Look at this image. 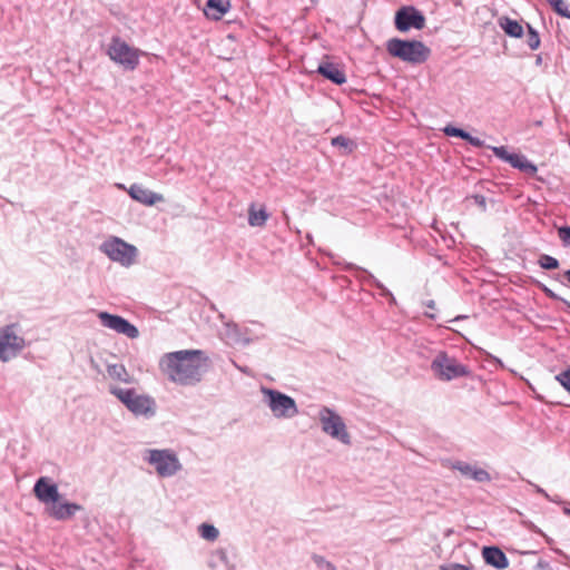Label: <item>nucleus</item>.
<instances>
[{
  "label": "nucleus",
  "mask_w": 570,
  "mask_h": 570,
  "mask_svg": "<svg viewBox=\"0 0 570 570\" xmlns=\"http://www.w3.org/2000/svg\"><path fill=\"white\" fill-rule=\"evenodd\" d=\"M312 560L316 564L318 569H325V570H337L336 566L332 563L331 561L326 560L323 556L313 553Z\"/></svg>",
  "instance_id": "30"
},
{
  "label": "nucleus",
  "mask_w": 570,
  "mask_h": 570,
  "mask_svg": "<svg viewBox=\"0 0 570 570\" xmlns=\"http://www.w3.org/2000/svg\"><path fill=\"white\" fill-rule=\"evenodd\" d=\"M230 3L226 0H207L204 13L207 18L219 20L229 10Z\"/></svg>",
  "instance_id": "20"
},
{
  "label": "nucleus",
  "mask_w": 570,
  "mask_h": 570,
  "mask_svg": "<svg viewBox=\"0 0 570 570\" xmlns=\"http://www.w3.org/2000/svg\"><path fill=\"white\" fill-rule=\"evenodd\" d=\"M268 219V213L265 208H261L258 210L255 209V206L252 205L248 209V224L253 227H261L266 224Z\"/></svg>",
  "instance_id": "24"
},
{
  "label": "nucleus",
  "mask_w": 570,
  "mask_h": 570,
  "mask_svg": "<svg viewBox=\"0 0 570 570\" xmlns=\"http://www.w3.org/2000/svg\"><path fill=\"white\" fill-rule=\"evenodd\" d=\"M424 14L413 6L401 7L394 17L395 28L401 32H407L410 29L421 30L425 27Z\"/></svg>",
  "instance_id": "11"
},
{
  "label": "nucleus",
  "mask_w": 570,
  "mask_h": 570,
  "mask_svg": "<svg viewBox=\"0 0 570 570\" xmlns=\"http://www.w3.org/2000/svg\"><path fill=\"white\" fill-rule=\"evenodd\" d=\"M499 26L510 37L520 38L523 36V27L517 20L510 19L508 17H502L499 19Z\"/></svg>",
  "instance_id": "22"
},
{
  "label": "nucleus",
  "mask_w": 570,
  "mask_h": 570,
  "mask_svg": "<svg viewBox=\"0 0 570 570\" xmlns=\"http://www.w3.org/2000/svg\"><path fill=\"white\" fill-rule=\"evenodd\" d=\"M431 370L439 380L445 382L471 375L469 366L460 363L455 357L449 356L445 352L436 354L431 362Z\"/></svg>",
  "instance_id": "5"
},
{
  "label": "nucleus",
  "mask_w": 570,
  "mask_h": 570,
  "mask_svg": "<svg viewBox=\"0 0 570 570\" xmlns=\"http://www.w3.org/2000/svg\"><path fill=\"white\" fill-rule=\"evenodd\" d=\"M493 154L503 161L510 163L513 154L509 153L504 146L491 147Z\"/></svg>",
  "instance_id": "33"
},
{
  "label": "nucleus",
  "mask_w": 570,
  "mask_h": 570,
  "mask_svg": "<svg viewBox=\"0 0 570 570\" xmlns=\"http://www.w3.org/2000/svg\"><path fill=\"white\" fill-rule=\"evenodd\" d=\"M443 132L449 136V137H459L463 140H465L466 136H468V131L461 129V128H458V127H454V126H446L444 129H443Z\"/></svg>",
  "instance_id": "32"
},
{
  "label": "nucleus",
  "mask_w": 570,
  "mask_h": 570,
  "mask_svg": "<svg viewBox=\"0 0 570 570\" xmlns=\"http://www.w3.org/2000/svg\"><path fill=\"white\" fill-rule=\"evenodd\" d=\"M451 469L459 471L462 475L470 478L476 482H490L489 472L482 468L471 465L464 461H454L450 465Z\"/></svg>",
  "instance_id": "15"
},
{
  "label": "nucleus",
  "mask_w": 570,
  "mask_h": 570,
  "mask_svg": "<svg viewBox=\"0 0 570 570\" xmlns=\"http://www.w3.org/2000/svg\"><path fill=\"white\" fill-rule=\"evenodd\" d=\"M265 403L277 419H292L298 414V407L295 400L277 390L263 387Z\"/></svg>",
  "instance_id": "6"
},
{
  "label": "nucleus",
  "mask_w": 570,
  "mask_h": 570,
  "mask_svg": "<svg viewBox=\"0 0 570 570\" xmlns=\"http://www.w3.org/2000/svg\"><path fill=\"white\" fill-rule=\"evenodd\" d=\"M464 316H456L455 321L463 318Z\"/></svg>",
  "instance_id": "48"
},
{
  "label": "nucleus",
  "mask_w": 570,
  "mask_h": 570,
  "mask_svg": "<svg viewBox=\"0 0 570 570\" xmlns=\"http://www.w3.org/2000/svg\"><path fill=\"white\" fill-rule=\"evenodd\" d=\"M556 380L570 394V367L557 374Z\"/></svg>",
  "instance_id": "31"
},
{
  "label": "nucleus",
  "mask_w": 570,
  "mask_h": 570,
  "mask_svg": "<svg viewBox=\"0 0 570 570\" xmlns=\"http://www.w3.org/2000/svg\"><path fill=\"white\" fill-rule=\"evenodd\" d=\"M549 4L553 8L556 4H559L560 0H547Z\"/></svg>",
  "instance_id": "44"
},
{
  "label": "nucleus",
  "mask_w": 570,
  "mask_h": 570,
  "mask_svg": "<svg viewBox=\"0 0 570 570\" xmlns=\"http://www.w3.org/2000/svg\"><path fill=\"white\" fill-rule=\"evenodd\" d=\"M482 556L487 564L492 566L495 569L502 570L508 568L509 560L505 553L498 547H484Z\"/></svg>",
  "instance_id": "17"
},
{
  "label": "nucleus",
  "mask_w": 570,
  "mask_h": 570,
  "mask_svg": "<svg viewBox=\"0 0 570 570\" xmlns=\"http://www.w3.org/2000/svg\"><path fill=\"white\" fill-rule=\"evenodd\" d=\"M493 154L503 161L510 163L513 154L509 153L504 146L491 147Z\"/></svg>",
  "instance_id": "34"
},
{
  "label": "nucleus",
  "mask_w": 570,
  "mask_h": 570,
  "mask_svg": "<svg viewBox=\"0 0 570 570\" xmlns=\"http://www.w3.org/2000/svg\"><path fill=\"white\" fill-rule=\"evenodd\" d=\"M108 56L112 61L128 70H134L139 65V50L130 47L119 37L111 38Z\"/></svg>",
  "instance_id": "8"
},
{
  "label": "nucleus",
  "mask_w": 570,
  "mask_h": 570,
  "mask_svg": "<svg viewBox=\"0 0 570 570\" xmlns=\"http://www.w3.org/2000/svg\"><path fill=\"white\" fill-rule=\"evenodd\" d=\"M475 203L481 206L483 209H485V206H487V202H485V197L482 196V195H474L473 196Z\"/></svg>",
  "instance_id": "40"
},
{
  "label": "nucleus",
  "mask_w": 570,
  "mask_h": 570,
  "mask_svg": "<svg viewBox=\"0 0 570 570\" xmlns=\"http://www.w3.org/2000/svg\"><path fill=\"white\" fill-rule=\"evenodd\" d=\"M213 560L209 562L212 568L217 566V562L223 563L226 570H235V564L230 562L228 558L227 550L224 548H219L215 550L212 554Z\"/></svg>",
  "instance_id": "25"
},
{
  "label": "nucleus",
  "mask_w": 570,
  "mask_h": 570,
  "mask_svg": "<svg viewBox=\"0 0 570 570\" xmlns=\"http://www.w3.org/2000/svg\"><path fill=\"white\" fill-rule=\"evenodd\" d=\"M553 10L558 14L570 19V10H569L568 6L566 4V2L563 0H560L559 4H556L553 7Z\"/></svg>",
  "instance_id": "37"
},
{
  "label": "nucleus",
  "mask_w": 570,
  "mask_h": 570,
  "mask_svg": "<svg viewBox=\"0 0 570 570\" xmlns=\"http://www.w3.org/2000/svg\"><path fill=\"white\" fill-rule=\"evenodd\" d=\"M564 513L570 515V509H564Z\"/></svg>",
  "instance_id": "47"
},
{
  "label": "nucleus",
  "mask_w": 570,
  "mask_h": 570,
  "mask_svg": "<svg viewBox=\"0 0 570 570\" xmlns=\"http://www.w3.org/2000/svg\"><path fill=\"white\" fill-rule=\"evenodd\" d=\"M199 533L203 539L208 541H215L219 535L218 529L215 525L208 523H203L199 525Z\"/></svg>",
  "instance_id": "27"
},
{
  "label": "nucleus",
  "mask_w": 570,
  "mask_h": 570,
  "mask_svg": "<svg viewBox=\"0 0 570 570\" xmlns=\"http://www.w3.org/2000/svg\"><path fill=\"white\" fill-rule=\"evenodd\" d=\"M331 258L333 259L334 264L341 265L343 271H346V272L357 271V272L363 273V276L361 278L363 282H366L368 285L375 286L376 288H379L381 291L382 296L389 297L390 301L393 303L395 302V297L393 296V294L374 275H372L367 271L358 267L357 265H355L353 263H346V262H342L341 259H335L333 255H331Z\"/></svg>",
  "instance_id": "13"
},
{
  "label": "nucleus",
  "mask_w": 570,
  "mask_h": 570,
  "mask_svg": "<svg viewBox=\"0 0 570 570\" xmlns=\"http://www.w3.org/2000/svg\"><path fill=\"white\" fill-rule=\"evenodd\" d=\"M37 499L42 503H57L60 494L57 484L51 483L47 476L37 480L33 487Z\"/></svg>",
  "instance_id": "14"
},
{
  "label": "nucleus",
  "mask_w": 570,
  "mask_h": 570,
  "mask_svg": "<svg viewBox=\"0 0 570 570\" xmlns=\"http://www.w3.org/2000/svg\"><path fill=\"white\" fill-rule=\"evenodd\" d=\"M538 263L543 269H556L559 267V261L547 254L541 255Z\"/></svg>",
  "instance_id": "29"
},
{
  "label": "nucleus",
  "mask_w": 570,
  "mask_h": 570,
  "mask_svg": "<svg viewBox=\"0 0 570 570\" xmlns=\"http://www.w3.org/2000/svg\"><path fill=\"white\" fill-rule=\"evenodd\" d=\"M108 390L135 416L146 419L155 416L157 405L155 399L150 395L139 394L135 389H121L116 385H109Z\"/></svg>",
  "instance_id": "2"
},
{
  "label": "nucleus",
  "mask_w": 570,
  "mask_h": 570,
  "mask_svg": "<svg viewBox=\"0 0 570 570\" xmlns=\"http://www.w3.org/2000/svg\"><path fill=\"white\" fill-rule=\"evenodd\" d=\"M82 507L78 503L62 502L55 503L49 509V514L56 520L62 521L72 518L77 512L81 511Z\"/></svg>",
  "instance_id": "18"
},
{
  "label": "nucleus",
  "mask_w": 570,
  "mask_h": 570,
  "mask_svg": "<svg viewBox=\"0 0 570 570\" xmlns=\"http://www.w3.org/2000/svg\"><path fill=\"white\" fill-rule=\"evenodd\" d=\"M549 4L553 8L556 4H559L560 0H547Z\"/></svg>",
  "instance_id": "43"
},
{
  "label": "nucleus",
  "mask_w": 570,
  "mask_h": 570,
  "mask_svg": "<svg viewBox=\"0 0 570 570\" xmlns=\"http://www.w3.org/2000/svg\"><path fill=\"white\" fill-rule=\"evenodd\" d=\"M440 570H471V568L461 563H450L440 566Z\"/></svg>",
  "instance_id": "38"
},
{
  "label": "nucleus",
  "mask_w": 570,
  "mask_h": 570,
  "mask_svg": "<svg viewBox=\"0 0 570 570\" xmlns=\"http://www.w3.org/2000/svg\"><path fill=\"white\" fill-rule=\"evenodd\" d=\"M332 145L341 148L343 155H348L356 148V144L352 139L342 135L334 137Z\"/></svg>",
  "instance_id": "26"
},
{
  "label": "nucleus",
  "mask_w": 570,
  "mask_h": 570,
  "mask_svg": "<svg viewBox=\"0 0 570 570\" xmlns=\"http://www.w3.org/2000/svg\"><path fill=\"white\" fill-rule=\"evenodd\" d=\"M161 372L176 384L194 386L208 370V357L202 350H181L166 353L159 362Z\"/></svg>",
  "instance_id": "1"
},
{
  "label": "nucleus",
  "mask_w": 570,
  "mask_h": 570,
  "mask_svg": "<svg viewBox=\"0 0 570 570\" xmlns=\"http://www.w3.org/2000/svg\"><path fill=\"white\" fill-rule=\"evenodd\" d=\"M318 420L324 433L338 440L343 444H351V436L346 430L343 419L331 407L322 406L318 412Z\"/></svg>",
  "instance_id": "7"
},
{
  "label": "nucleus",
  "mask_w": 570,
  "mask_h": 570,
  "mask_svg": "<svg viewBox=\"0 0 570 570\" xmlns=\"http://www.w3.org/2000/svg\"><path fill=\"white\" fill-rule=\"evenodd\" d=\"M564 276L568 279V282L570 283V269L564 272Z\"/></svg>",
  "instance_id": "45"
},
{
  "label": "nucleus",
  "mask_w": 570,
  "mask_h": 570,
  "mask_svg": "<svg viewBox=\"0 0 570 570\" xmlns=\"http://www.w3.org/2000/svg\"><path fill=\"white\" fill-rule=\"evenodd\" d=\"M24 346V338L16 333V324L0 327V360L2 362L16 357Z\"/></svg>",
  "instance_id": "9"
},
{
  "label": "nucleus",
  "mask_w": 570,
  "mask_h": 570,
  "mask_svg": "<svg viewBox=\"0 0 570 570\" xmlns=\"http://www.w3.org/2000/svg\"><path fill=\"white\" fill-rule=\"evenodd\" d=\"M558 236L562 242L563 246H570V227L562 226L558 229Z\"/></svg>",
  "instance_id": "35"
},
{
  "label": "nucleus",
  "mask_w": 570,
  "mask_h": 570,
  "mask_svg": "<svg viewBox=\"0 0 570 570\" xmlns=\"http://www.w3.org/2000/svg\"><path fill=\"white\" fill-rule=\"evenodd\" d=\"M465 141H468L470 145H472L473 147H478V148H481L484 146V142L483 140H481L480 138L478 137H474L472 136L470 132H468V136L465 138Z\"/></svg>",
  "instance_id": "39"
},
{
  "label": "nucleus",
  "mask_w": 570,
  "mask_h": 570,
  "mask_svg": "<svg viewBox=\"0 0 570 570\" xmlns=\"http://www.w3.org/2000/svg\"><path fill=\"white\" fill-rule=\"evenodd\" d=\"M535 491H537V493L543 495L547 500L557 502V500L552 499L542 488L535 487Z\"/></svg>",
  "instance_id": "41"
},
{
  "label": "nucleus",
  "mask_w": 570,
  "mask_h": 570,
  "mask_svg": "<svg viewBox=\"0 0 570 570\" xmlns=\"http://www.w3.org/2000/svg\"><path fill=\"white\" fill-rule=\"evenodd\" d=\"M494 361H495L498 364H500V366H503V364H502V362L500 361V358H497V357H495V358H494Z\"/></svg>",
  "instance_id": "46"
},
{
  "label": "nucleus",
  "mask_w": 570,
  "mask_h": 570,
  "mask_svg": "<svg viewBox=\"0 0 570 570\" xmlns=\"http://www.w3.org/2000/svg\"><path fill=\"white\" fill-rule=\"evenodd\" d=\"M386 51L390 56L412 65L425 62L431 50L420 40H403L391 38L386 41Z\"/></svg>",
  "instance_id": "3"
},
{
  "label": "nucleus",
  "mask_w": 570,
  "mask_h": 570,
  "mask_svg": "<svg viewBox=\"0 0 570 570\" xmlns=\"http://www.w3.org/2000/svg\"><path fill=\"white\" fill-rule=\"evenodd\" d=\"M128 194L132 199L146 206H153L157 203L164 202V196L161 194L154 193L138 184H132Z\"/></svg>",
  "instance_id": "16"
},
{
  "label": "nucleus",
  "mask_w": 570,
  "mask_h": 570,
  "mask_svg": "<svg viewBox=\"0 0 570 570\" xmlns=\"http://www.w3.org/2000/svg\"><path fill=\"white\" fill-rule=\"evenodd\" d=\"M426 306H428L429 308L433 309V308H435V302H434V301H429V302L426 303Z\"/></svg>",
  "instance_id": "42"
},
{
  "label": "nucleus",
  "mask_w": 570,
  "mask_h": 570,
  "mask_svg": "<svg viewBox=\"0 0 570 570\" xmlns=\"http://www.w3.org/2000/svg\"><path fill=\"white\" fill-rule=\"evenodd\" d=\"M528 33H527V45L531 50H535L540 46V37L535 29H533L530 24H527Z\"/></svg>",
  "instance_id": "28"
},
{
  "label": "nucleus",
  "mask_w": 570,
  "mask_h": 570,
  "mask_svg": "<svg viewBox=\"0 0 570 570\" xmlns=\"http://www.w3.org/2000/svg\"><path fill=\"white\" fill-rule=\"evenodd\" d=\"M100 250L111 261L118 262L125 266L131 265L137 255V248L135 246L127 244L118 237L104 242L100 245Z\"/></svg>",
  "instance_id": "10"
},
{
  "label": "nucleus",
  "mask_w": 570,
  "mask_h": 570,
  "mask_svg": "<svg viewBox=\"0 0 570 570\" xmlns=\"http://www.w3.org/2000/svg\"><path fill=\"white\" fill-rule=\"evenodd\" d=\"M317 72L335 85H343L346 81L344 71L335 63L323 62L318 66Z\"/></svg>",
  "instance_id": "19"
},
{
  "label": "nucleus",
  "mask_w": 570,
  "mask_h": 570,
  "mask_svg": "<svg viewBox=\"0 0 570 570\" xmlns=\"http://www.w3.org/2000/svg\"><path fill=\"white\" fill-rule=\"evenodd\" d=\"M509 164L513 168H517L528 175H534L538 170L533 163L529 161L525 156L520 154H513Z\"/></svg>",
  "instance_id": "23"
},
{
  "label": "nucleus",
  "mask_w": 570,
  "mask_h": 570,
  "mask_svg": "<svg viewBox=\"0 0 570 570\" xmlns=\"http://www.w3.org/2000/svg\"><path fill=\"white\" fill-rule=\"evenodd\" d=\"M541 289L542 292L546 294V296H548L549 298L551 299H558V301H561L563 302L568 308H570V302H568L567 299L560 297L558 294H556L551 288H549L548 286L546 285H542L541 286Z\"/></svg>",
  "instance_id": "36"
},
{
  "label": "nucleus",
  "mask_w": 570,
  "mask_h": 570,
  "mask_svg": "<svg viewBox=\"0 0 570 570\" xmlns=\"http://www.w3.org/2000/svg\"><path fill=\"white\" fill-rule=\"evenodd\" d=\"M98 317L102 326L110 328L118 334H124L129 338H137L139 336L138 328L119 315H114L108 312H100Z\"/></svg>",
  "instance_id": "12"
},
{
  "label": "nucleus",
  "mask_w": 570,
  "mask_h": 570,
  "mask_svg": "<svg viewBox=\"0 0 570 570\" xmlns=\"http://www.w3.org/2000/svg\"><path fill=\"white\" fill-rule=\"evenodd\" d=\"M108 376L115 381H119L126 384H132L135 379L128 373L122 364H109L107 365Z\"/></svg>",
  "instance_id": "21"
},
{
  "label": "nucleus",
  "mask_w": 570,
  "mask_h": 570,
  "mask_svg": "<svg viewBox=\"0 0 570 570\" xmlns=\"http://www.w3.org/2000/svg\"><path fill=\"white\" fill-rule=\"evenodd\" d=\"M144 459L155 468L161 478H170L183 469L177 454L170 449L146 450Z\"/></svg>",
  "instance_id": "4"
}]
</instances>
